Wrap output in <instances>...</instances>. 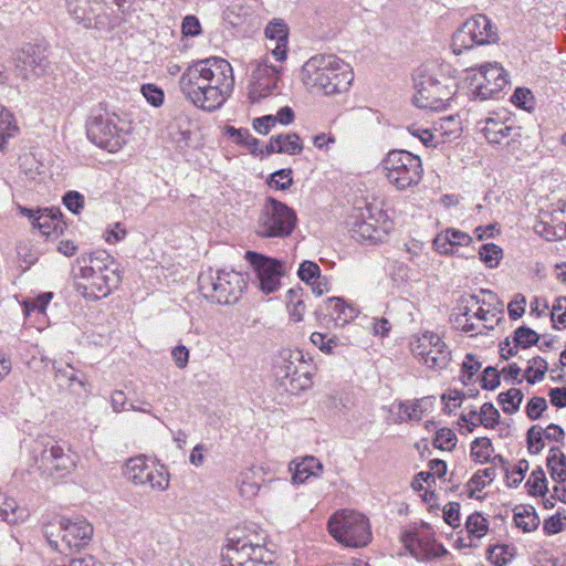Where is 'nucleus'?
Instances as JSON below:
<instances>
[{
  "label": "nucleus",
  "mask_w": 566,
  "mask_h": 566,
  "mask_svg": "<svg viewBox=\"0 0 566 566\" xmlns=\"http://www.w3.org/2000/svg\"><path fill=\"white\" fill-rule=\"evenodd\" d=\"M266 49L277 62L287 56L289 28L282 20L274 19L265 28Z\"/></svg>",
  "instance_id": "4be33fe9"
},
{
  "label": "nucleus",
  "mask_w": 566,
  "mask_h": 566,
  "mask_svg": "<svg viewBox=\"0 0 566 566\" xmlns=\"http://www.w3.org/2000/svg\"><path fill=\"white\" fill-rule=\"evenodd\" d=\"M329 534L346 547L360 548L373 539L369 520L354 510L336 511L327 523Z\"/></svg>",
  "instance_id": "6e6552de"
},
{
  "label": "nucleus",
  "mask_w": 566,
  "mask_h": 566,
  "mask_svg": "<svg viewBox=\"0 0 566 566\" xmlns=\"http://www.w3.org/2000/svg\"><path fill=\"white\" fill-rule=\"evenodd\" d=\"M480 130L490 144L511 147L521 137L520 128L510 118L494 114L479 122Z\"/></svg>",
  "instance_id": "f3484780"
},
{
  "label": "nucleus",
  "mask_w": 566,
  "mask_h": 566,
  "mask_svg": "<svg viewBox=\"0 0 566 566\" xmlns=\"http://www.w3.org/2000/svg\"><path fill=\"white\" fill-rule=\"evenodd\" d=\"M286 297V308L290 318L295 323L303 321L304 314L306 312V306L304 301L302 300L301 293L298 291L291 289L287 291Z\"/></svg>",
  "instance_id": "3c124183"
},
{
  "label": "nucleus",
  "mask_w": 566,
  "mask_h": 566,
  "mask_svg": "<svg viewBox=\"0 0 566 566\" xmlns=\"http://www.w3.org/2000/svg\"><path fill=\"white\" fill-rule=\"evenodd\" d=\"M380 169L387 181L397 190L417 186L423 175L420 157L407 150H391L380 163Z\"/></svg>",
  "instance_id": "1a4fd4ad"
},
{
  "label": "nucleus",
  "mask_w": 566,
  "mask_h": 566,
  "mask_svg": "<svg viewBox=\"0 0 566 566\" xmlns=\"http://www.w3.org/2000/svg\"><path fill=\"white\" fill-rule=\"evenodd\" d=\"M29 516L28 510L18 504L17 500L0 491V520L8 524H19Z\"/></svg>",
  "instance_id": "473e14b6"
},
{
  "label": "nucleus",
  "mask_w": 566,
  "mask_h": 566,
  "mask_svg": "<svg viewBox=\"0 0 566 566\" xmlns=\"http://www.w3.org/2000/svg\"><path fill=\"white\" fill-rule=\"evenodd\" d=\"M59 528L62 544L69 549L86 547L94 534L93 525L81 516L61 517Z\"/></svg>",
  "instance_id": "dca6fc26"
},
{
  "label": "nucleus",
  "mask_w": 566,
  "mask_h": 566,
  "mask_svg": "<svg viewBox=\"0 0 566 566\" xmlns=\"http://www.w3.org/2000/svg\"><path fill=\"white\" fill-rule=\"evenodd\" d=\"M260 282V289L269 294L277 291L281 286V279L285 274V264L276 259L264 256L253 251L245 253Z\"/></svg>",
  "instance_id": "2eb2a0df"
},
{
  "label": "nucleus",
  "mask_w": 566,
  "mask_h": 566,
  "mask_svg": "<svg viewBox=\"0 0 566 566\" xmlns=\"http://www.w3.org/2000/svg\"><path fill=\"white\" fill-rule=\"evenodd\" d=\"M463 24L476 42V45L494 43L499 39L495 27L486 15H473Z\"/></svg>",
  "instance_id": "a878e982"
},
{
  "label": "nucleus",
  "mask_w": 566,
  "mask_h": 566,
  "mask_svg": "<svg viewBox=\"0 0 566 566\" xmlns=\"http://www.w3.org/2000/svg\"><path fill=\"white\" fill-rule=\"evenodd\" d=\"M353 80L350 65L334 54H316L301 70V81L313 94H340L349 88Z\"/></svg>",
  "instance_id": "7ed1b4c3"
},
{
  "label": "nucleus",
  "mask_w": 566,
  "mask_h": 566,
  "mask_svg": "<svg viewBox=\"0 0 566 566\" xmlns=\"http://www.w3.org/2000/svg\"><path fill=\"white\" fill-rule=\"evenodd\" d=\"M282 67L269 62L268 56L254 60L251 63V80L249 84V98L255 103L269 96L276 87Z\"/></svg>",
  "instance_id": "4468645a"
},
{
  "label": "nucleus",
  "mask_w": 566,
  "mask_h": 566,
  "mask_svg": "<svg viewBox=\"0 0 566 566\" xmlns=\"http://www.w3.org/2000/svg\"><path fill=\"white\" fill-rule=\"evenodd\" d=\"M551 478L556 482L566 481V457L558 448H552L546 459Z\"/></svg>",
  "instance_id": "a19ab883"
},
{
  "label": "nucleus",
  "mask_w": 566,
  "mask_h": 566,
  "mask_svg": "<svg viewBox=\"0 0 566 566\" xmlns=\"http://www.w3.org/2000/svg\"><path fill=\"white\" fill-rule=\"evenodd\" d=\"M480 260L489 269H494L503 258V250L494 243H485L479 250Z\"/></svg>",
  "instance_id": "5fc2aeb1"
},
{
  "label": "nucleus",
  "mask_w": 566,
  "mask_h": 566,
  "mask_svg": "<svg viewBox=\"0 0 566 566\" xmlns=\"http://www.w3.org/2000/svg\"><path fill=\"white\" fill-rule=\"evenodd\" d=\"M566 528V514L565 512L557 511L552 516L543 522V532L551 536L563 532Z\"/></svg>",
  "instance_id": "13d9d810"
},
{
  "label": "nucleus",
  "mask_w": 566,
  "mask_h": 566,
  "mask_svg": "<svg viewBox=\"0 0 566 566\" xmlns=\"http://www.w3.org/2000/svg\"><path fill=\"white\" fill-rule=\"evenodd\" d=\"M303 356L300 352H285L283 353V365L281 367L283 377L290 379L293 375L294 368H301V364H306L302 360Z\"/></svg>",
  "instance_id": "e2e57ef3"
},
{
  "label": "nucleus",
  "mask_w": 566,
  "mask_h": 566,
  "mask_svg": "<svg viewBox=\"0 0 566 566\" xmlns=\"http://www.w3.org/2000/svg\"><path fill=\"white\" fill-rule=\"evenodd\" d=\"M548 212L549 220L554 223L555 234L562 239L566 238V201H557Z\"/></svg>",
  "instance_id": "de8ad7c7"
},
{
  "label": "nucleus",
  "mask_w": 566,
  "mask_h": 566,
  "mask_svg": "<svg viewBox=\"0 0 566 566\" xmlns=\"http://www.w3.org/2000/svg\"><path fill=\"white\" fill-rule=\"evenodd\" d=\"M54 370V380L61 387L73 388L75 385H78L81 388L85 387V379L77 376L74 367L70 364L61 365L53 364Z\"/></svg>",
  "instance_id": "ea45409f"
},
{
  "label": "nucleus",
  "mask_w": 566,
  "mask_h": 566,
  "mask_svg": "<svg viewBox=\"0 0 566 566\" xmlns=\"http://www.w3.org/2000/svg\"><path fill=\"white\" fill-rule=\"evenodd\" d=\"M199 291L207 298L222 305L235 303L242 295L247 281L233 270L203 271L198 277Z\"/></svg>",
  "instance_id": "0eeeda50"
},
{
  "label": "nucleus",
  "mask_w": 566,
  "mask_h": 566,
  "mask_svg": "<svg viewBox=\"0 0 566 566\" xmlns=\"http://www.w3.org/2000/svg\"><path fill=\"white\" fill-rule=\"evenodd\" d=\"M261 548L247 541H238L229 543L222 551V557L220 565H233L235 566L234 557L238 560V565H247L250 562H259L253 556Z\"/></svg>",
  "instance_id": "393cba45"
},
{
  "label": "nucleus",
  "mask_w": 566,
  "mask_h": 566,
  "mask_svg": "<svg viewBox=\"0 0 566 566\" xmlns=\"http://www.w3.org/2000/svg\"><path fill=\"white\" fill-rule=\"evenodd\" d=\"M545 436L542 432V427L533 426L527 431V448L532 454H538L544 448Z\"/></svg>",
  "instance_id": "0e129e2a"
},
{
  "label": "nucleus",
  "mask_w": 566,
  "mask_h": 566,
  "mask_svg": "<svg viewBox=\"0 0 566 566\" xmlns=\"http://www.w3.org/2000/svg\"><path fill=\"white\" fill-rule=\"evenodd\" d=\"M272 153L296 155L303 150V142L295 133L272 137L269 145Z\"/></svg>",
  "instance_id": "e433bc0d"
},
{
  "label": "nucleus",
  "mask_w": 566,
  "mask_h": 566,
  "mask_svg": "<svg viewBox=\"0 0 566 566\" xmlns=\"http://www.w3.org/2000/svg\"><path fill=\"white\" fill-rule=\"evenodd\" d=\"M462 307H460V312L454 315L453 324L455 328L461 329L467 333H473V331L478 329V326L474 325V316L472 312L468 310V296H463L461 300Z\"/></svg>",
  "instance_id": "09e8293b"
},
{
  "label": "nucleus",
  "mask_w": 566,
  "mask_h": 566,
  "mask_svg": "<svg viewBox=\"0 0 566 566\" xmlns=\"http://www.w3.org/2000/svg\"><path fill=\"white\" fill-rule=\"evenodd\" d=\"M408 132L411 136L417 137L427 147H436L440 143L437 133H432L428 128L412 125L408 127Z\"/></svg>",
  "instance_id": "69168bd1"
},
{
  "label": "nucleus",
  "mask_w": 566,
  "mask_h": 566,
  "mask_svg": "<svg viewBox=\"0 0 566 566\" xmlns=\"http://www.w3.org/2000/svg\"><path fill=\"white\" fill-rule=\"evenodd\" d=\"M289 469L292 472V482L303 484L312 476H319L323 472V464L315 457L308 455L293 460Z\"/></svg>",
  "instance_id": "c756f323"
},
{
  "label": "nucleus",
  "mask_w": 566,
  "mask_h": 566,
  "mask_svg": "<svg viewBox=\"0 0 566 566\" xmlns=\"http://www.w3.org/2000/svg\"><path fill=\"white\" fill-rule=\"evenodd\" d=\"M525 486L530 495L544 496L548 491V488L543 469L537 468L536 470H533L525 483Z\"/></svg>",
  "instance_id": "864d4df0"
},
{
  "label": "nucleus",
  "mask_w": 566,
  "mask_h": 566,
  "mask_svg": "<svg viewBox=\"0 0 566 566\" xmlns=\"http://www.w3.org/2000/svg\"><path fill=\"white\" fill-rule=\"evenodd\" d=\"M75 291L86 300L108 296L122 280L116 260L105 250L84 253L73 266Z\"/></svg>",
  "instance_id": "f03ea898"
},
{
  "label": "nucleus",
  "mask_w": 566,
  "mask_h": 566,
  "mask_svg": "<svg viewBox=\"0 0 566 566\" xmlns=\"http://www.w3.org/2000/svg\"><path fill=\"white\" fill-rule=\"evenodd\" d=\"M547 370V361L543 357L536 356L528 360L524 377L528 384L534 385L543 380Z\"/></svg>",
  "instance_id": "8fccbe9b"
},
{
  "label": "nucleus",
  "mask_w": 566,
  "mask_h": 566,
  "mask_svg": "<svg viewBox=\"0 0 566 566\" xmlns=\"http://www.w3.org/2000/svg\"><path fill=\"white\" fill-rule=\"evenodd\" d=\"M45 71L43 60L29 53L17 56L15 73L23 80H32L41 76Z\"/></svg>",
  "instance_id": "72a5a7b5"
},
{
  "label": "nucleus",
  "mask_w": 566,
  "mask_h": 566,
  "mask_svg": "<svg viewBox=\"0 0 566 566\" xmlns=\"http://www.w3.org/2000/svg\"><path fill=\"white\" fill-rule=\"evenodd\" d=\"M413 355L430 369H444L451 360V353L441 337L432 332L413 336L410 342Z\"/></svg>",
  "instance_id": "ddd939ff"
},
{
  "label": "nucleus",
  "mask_w": 566,
  "mask_h": 566,
  "mask_svg": "<svg viewBox=\"0 0 566 566\" xmlns=\"http://www.w3.org/2000/svg\"><path fill=\"white\" fill-rule=\"evenodd\" d=\"M473 243V238L457 228H447L438 232L432 241L433 250L441 255H461V249Z\"/></svg>",
  "instance_id": "412c9836"
},
{
  "label": "nucleus",
  "mask_w": 566,
  "mask_h": 566,
  "mask_svg": "<svg viewBox=\"0 0 566 566\" xmlns=\"http://www.w3.org/2000/svg\"><path fill=\"white\" fill-rule=\"evenodd\" d=\"M538 334L528 327H518L514 332L513 342L516 347L527 348L538 342Z\"/></svg>",
  "instance_id": "680f3d73"
},
{
  "label": "nucleus",
  "mask_w": 566,
  "mask_h": 566,
  "mask_svg": "<svg viewBox=\"0 0 566 566\" xmlns=\"http://www.w3.org/2000/svg\"><path fill=\"white\" fill-rule=\"evenodd\" d=\"M327 312L331 318L338 326H344L350 323L359 314V310L353 303H348L342 297L328 298Z\"/></svg>",
  "instance_id": "2f4dec72"
},
{
  "label": "nucleus",
  "mask_w": 566,
  "mask_h": 566,
  "mask_svg": "<svg viewBox=\"0 0 566 566\" xmlns=\"http://www.w3.org/2000/svg\"><path fill=\"white\" fill-rule=\"evenodd\" d=\"M167 139L176 150L186 153L189 148L196 147L197 132L196 124L191 117L180 112L166 126Z\"/></svg>",
  "instance_id": "a211bd4d"
},
{
  "label": "nucleus",
  "mask_w": 566,
  "mask_h": 566,
  "mask_svg": "<svg viewBox=\"0 0 566 566\" xmlns=\"http://www.w3.org/2000/svg\"><path fill=\"white\" fill-rule=\"evenodd\" d=\"M464 397V394L457 389L447 390L441 397L444 405V411L447 413H452L455 409L460 408Z\"/></svg>",
  "instance_id": "774afa93"
},
{
  "label": "nucleus",
  "mask_w": 566,
  "mask_h": 566,
  "mask_svg": "<svg viewBox=\"0 0 566 566\" xmlns=\"http://www.w3.org/2000/svg\"><path fill=\"white\" fill-rule=\"evenodd\" d=\"M513 521L517 528L524 533H531L537 530L541 520L533 506H518L513 514Z\"/></svg>",
  "instance_id": "58836bf2"
},
{
  "label": "nucleus",
  "mask_w": 566,
  "mask_h": 566,
  "mask_svg": "<svg viewBox=\"0 0 566 566\" xmlns=\"http://www.w3.org/2000/svg\"><path fill=\"white\" fill-rule=\"evenodd\" d=\"M497 401L505 413L513 415L520 409L523 401V392L518 388H511L505 392H501L497 396Z\"/></svg>",
  "instance_id": "603ef678"
},
{
  "label": "nucleus",
  "mask_w": 566,
  "mask_h": 566,
  "mask_svg": "<svg viewBox=\"0 0 566 566\" xmlns=\"http://www.w3.org/2000/svg\"><path fill=\"white\" fill-rule=\"evenodd\" d=\"M293 184L292 170L281 169L273 172L269 179V186L277 190H286Z\"/></svg>",
  "instance_id": "338daca9"
},
{
  "label": "nucleus",
  "mask_w": 566,
  "mask_h": 566,
  "mask_svg": "<svg viewBox=\"0 0 566 566\" xmlns=\"http://www.w3.org/2000/svg\"><path fill=\"white\" fill-rule=\"evenodd\" d=\"M21 213L27 216L34 228L39 230L41 235L46 239L59 238L64 230V222L62 220V213L59 209H43L33 211L28 208L20 207Z\"/></svg>",
  "instance_id": "aec40b11"
},
{
  "label": "nucleus",
  "mask_w": 566,
  "mask_h": 566,
  "mask_svg": "<svg viewBox=\"0 0 566 566\" xmlns=\"http://www.w3.org/2000/svg\"><path fill=\"white\" fill-rule=\"evenodd\" d=\"M169 483L170 474L167 467L151 459L140 486L163 492L169 488Z\"/></svg>",
  "instance_id": "7c9ffc66"
},
{
  "label": "nucleus",
  "mask_w": 566,
  "mask_h": 566,
  "mask_svg": "<svg viewBox=\"0 0 566 566\" xmlns=\"http://www.w3.org/2000/svg\"><path fill=\"white\" fill-rule=\"evenodd\" d=\"M468 310L472 312L474 316V325L478 326L476 331H473L475 334H482L484 331L493 329L500 322V313L494 308L484 307V304H481L480 300L474 295H468Z\"/></svg>",
  "instance_id": "bb28decb"
},
{
  "label": "nucleus",
  "mask_w": 566,
  "mask_h": 566,
  "mask_svg": "<svg viewBox=\"0 0 566 566\" xmlns=\"http://www.w3.org/2000/svg\"><path fill=\"white\" fill-rule=\"evenodd\" d=\"M133 133L132 122L116 113L94 116L87 124V137L108 153L119 151Z\"/></svg>",
  "instance_id": "423d86ee"
},
{
  "label": "nucleus",
  "mask_w": 566,
  "mask_h": 566,
  "mask_svg": "<svg viewBox=\"0 0 566 566\" xmlns=\"http://www.w3.org/2000/svg\"><path fill=\"white\" fill-rule=\"evenodd\" d=\"M400 539L418 562H429L448 554L446 547L437 542L433 530L427 523L407 528L401 533Z\"/></svg>",
  "instance_id": "f8f14e48"
},
{
  "label": "nucleus",
  "mask_w": 566,
  "mask_h": 566,
  "mask_svg": "<svg viewBox=\"0 0 566 566\" xmlns=\"http://www.w3.org/2000/svg\"><path fill=\"white\" fill-rule=\"evenodd\" d=\"M479 412V423L488 430H495L502 439L513 436L511 420H502L500 411L491 402H484Z\"/></svg>",
  "instance_id": "b1692460"
},
{
  "label": "nucleus",
  "mask_w": 566,
  "mask_h": 566,
  "mask_svg": "<svg viewBox=\"0 0 566 566\" xmlns=\"http://www.w3.org/2000/svg\"><path fill=\"white\" fill-rule=\"evenodd\" d=\"M534 231L538 235L545 238L548 241L562 240V238L557 237L554 232L555 231L554 223H552L549 220L548 211L542 212L539 221L536 222V224L534 226Z\"/></svg>",
  "instance_id": "052dcab7"
},
{
  "label": "nucleus",
  "mask_w": 566,
  "mask_h": 566,
  "mask_svg": "<svg viewBox=\"0 0 566 566\" xmlns=\"http://www.w3.org/2000/svg\"><path fill=\"white\" fill-rule=\"evenodd\" d=\"M474 46H476V42L462 23L452 34L450 42L451 51L454 54L460 55L463 52L473 49Z\"/></svg>",
  "instance_id": "c03bdc74"
},
{
  "label": "nucleus",
  "mask_w": 566,
  "mask_h": 566,
  "mask_svg": "<svg viewBox=\"0 0 566 566\" xmlns=\"http://www.w3.org/2000/svg\"><path fill=\"white\" fill-rule=\"evenodd\" d=\"M439 140H451L460 136L462 127L458 117L447 116L439 119L434 128Z\"/></svg>",
  "instance_id": "79ce46f5"
},
{
  "label": "nucleus",
  "mask_w": 566,
  "mask_h": 566,
  "mask_svg": "<svg viewBox=\"0 0 566 566\" xmlns=\"http://www.w3.org/2000/svg\"><path fill=\"white\" fill-rule=\"evenodd\" d=\"M513 557V549L506 545H494L488 549V558L495 566H505Z\"/></svg>",
  "instance_id": "4d7b16f0"
},
{
  "label": "nucleus",
  "mask_w": 566,
  "mask_h": 566,
  "mask_svg": "<svg viewBox=\"0 0 566 566\" xmlns=\"http://www.w3.org/2000/svg\"><path fill=\"white\" fill-rule=\"evenodd\" d=\"M313 371L308 369L306 364H301V368H294L293 375L290 377V390L298 392L307 390L313 385Z\"/></svg>",
  "instance_id": "a18cd8bd"
},
{
  "label": "nucleus",
  "mask_w": 566,
  "mask_h": 566,
  "mask_svg": "<svg viewBox=\"0 0 566 566\" xmlns=\"http://www.w3.org/2000/svg\"><path fill=\"white\" fill-rule=\"evenodd\" d=\"M296 213L285 203L266 198L258 217L255 232L261 238H285L296 227Z\"/></svg>",
  "instance_id": "9d476101"
},
{
  "label": "nucleus",
  "mask_w": 566,
  "mask_h": 566,
  "mask_svg": "<svg viewBox=\"0 0 566 566\" xmlns=\"http://www.w3.org/2000/svg\"><path fill=\"white\" fill-rule=\"evenodd\" d=\"M127 237V229L120 222H113L108 224L104 232L103 239L107 244H116L124 241Z\"/></svg>",
  "instance_id": "bf43d9fd"
},
{
  "label": "nucleus",
  "mask_w": 566,
  "mask_h": 566,
  "mask_svg": "<svg viewBox=\"0 0 566 566\" xmlns=\"http://www.w3.org/2000/svg\"><path fill=\"white\" fill-rule=\"evenodd\" d=\"M39 470L49 476L62 478L70 473L76 462L72 454L55 442L46 446L38 460Z\"/></svg>",
  "instance_id": "6ab92c4d"
},
{
  "label": "nucleus",
  "mask_w": 566,
  "mask_h": 566,
  "mask_svg": "<svg viewBox=\"0 0 566 566\" xmlns=\"http://www.w3.org/2000/svg\"><path fill=\"white\" fill-rule=\"evenodd\" d=\"M179 87L186 99L196 107L213 112L226 103L233 91L232 65L221 57L192 63L180 76Z\"/></svg>",
  "instance_id": "f257e3e1"
},
{
  "label": "nucleus",
  "mask_w": 566,
  "mask_h": 566,
  "mask_svg": "<svg viewBox=\"0 0 566 566\" xmlns=\"http://www.w3.org/2000/svg\"><path fill=\"white\" fill-rule=\"evenodd\" d=\"M407 260L421 270H428L430 266L429 253L424 250L423 243L411 241L406 244Z\"/></svg>",
  "instance_id": "37998d69"
},
{
  "label": "nucleus",
  "mask_w": 566,
  "mask_h": 566,
  "mask_svg": "<svg viewBox=\"0 0 566 566\" xmlns=\"http://www.w3.org/2000/svg\"><path fill=\"white\" fill-rule=\"evenodd\" d=\"M413 104L419 108L442 111L454 94L451 78L438 75L427 66L417 70L413 76Z\"/></svg>",
  "instance_id": "20e7f679"
},
{
  "label": "nucleus",
  "mask_w": 566,
  "mask_h": 566,
  "mask_svg": "<svg viewBox=\"0 0 566 566\" xmlns=\"http://www.w3.org/2000/svg\"><path fill=\"white\" fill-rule=\"evenodd\" d=\"M458 442L457 434L450 428L442 427L436 430L433 446L442 451H452Z\"/></svg>",
  "instance_id": "6e6d98bb"
},
{
  "label": "nucleus",
  "mask_w": 566,
  "mask_h": 566,
  "mask_svg": "<svg viewBox=\"0 0 566 566\" xmlns=\"http://www.w3.org/2000/svg\"><path fill=\"white\" fill-rule=\"evenodd\" d=\"M105 0H65L69 14L73 20L88 29L103 10Z\"/></svg>",
  "instance_id": "5701e85b"
},
{
  "label": "nucleus",
  "mask_w": 566,
  "mask_h": 566,
  "mask_svg": "<svg viewBox=\"0 0 566 566\" xmlns=\"http://www.w3.org/2000/svg\"><path fill=\"white\" fill-rule=\"evenodd\" d=\"M151 458L137 455L128 459L123 467L124 476L134 485L140 486Z\"/></svg>",
  "instance_id": "c9c22d12"
},
{
  "label": "nucleus",
  "mask_w": 566,
  "mask_h": 566,
  "mask_svg": "<svg viewBox=\"0 0 566 566\" xmlns=\"http://www.w3.org/2000/svg\"><path fill=\"white\" fill-rule=\"evenodd\" d=\"M428 405L429 401L426 398L398 401L390 406V412L399 423L419 421L427 412Z\"/></svg>",
  "instance_id": "cd10ccee"
},
{
  "label": "nucleus",
  "mask_w": 566,
  "mask_h": 566,
  "mask_svg": "<svg viewBox=\"0 0 566 566\" xmlns=\"http://www.w3.org/2000/svg\"><path fill=\"white\" fill-rule=\"evenodd\" d=\"M264 475L265 471L261 465H253L242 471L238 479L240 495L247 500L254 499L265 482Z\"/></svg>",
  "instance_id": "c85d7f7f"
},
{
  "label": "nucleus",
  "mask_w": 566,
  "mask_h": 566,
  "mask_svg": "<svg viewBox=\"0 0 566 566\" xmlns=\"http://www.w3.org/2000/svg\"><path fill=\"white\" fill-rule=\"evenodd\" d=\"M465 81L472 98H493L507 85V74L496 62L485 63L478 69L467 70Z\"/></svg>",
  "instance_id": "9b49d317"
},
{
  "label": "nucleus",
  "mask_w": 566,
  "mask_h": 566,
  "mask_svg": "<svg viewBox=\"0 0 566 566\" xmlns=\"http://www.w3.org/2000/svg\"><path fill=\"white\" fill-rule=\"evenodd\" d=\"M470 457L476 463L491 462L492 464H496V461H503L502 455H494V448L492 441L488 437L475 438L471 442Z\"/></svg>",
  "instance_id": "f704fd0d"
},
{
  "label": "nucleus",
  "mask_w": 566,
  "mask_h": 566,
  "mask_svg": "<svg viewBox=\"0 0 566 566\" xmlns=\"http://www.w3.org/2000/svg\"><path fill=\"white\" fill-rule=\"evenodd\" d=\"M19 130L13 113L0 104V150H4L8 140L17 137Z\"/></svg>",
  "instance_id": "4c0bfd02"
},
{
  "label": "nucleus",
  "mask_w": 566,
  "mask_h": 566,
  "mask_svg": "<svg viewBox=\"0 0 566 566\" xmlns=\"http://www.w3.org/2000/svg\"><path fill=\"white\" fill-rule=\"evenodd\" d=\"M468 535L476 543L488 534L489 521L481 513L474 512L465 521Z\"/></svg>",
  "instance_id": "49530a36"
},
{
  "label": "nucleus",
  "mask_w": 566,
  "mask_h": 566,
  "mask_svg": "<svg viewBox=\"0 0 566 566\" xmlns=\"http://www.w3.org/2000/svg\"><path fill=\"white\" fill-rule=\"evenodd\" d=\"M348 231L354 240L366 244L384 242L394 229L388 213L376 205H367L353 211L347 220Z\"/></svg>",
  "instance_id": "39448f33"
}]
</instances>
